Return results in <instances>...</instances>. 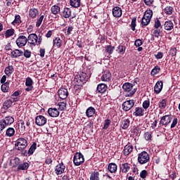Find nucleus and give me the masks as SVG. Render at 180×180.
I'll return each instance as SVG.
<instances>
[{
	"label": "nucleus",
	"instance_id": "f257e3e1",
	"mask_svg": "<svg viewBox=\"0 0 180 180\" xmlns=\"http://www.w3.org/2000/svg\"><path fill=\"white\" fill-rule=\"evenodd\" d=\"M153 18V11L146 10L144 13L143 18H141V25L142 27L148 26L151 22V18Z\"/></svg>",
	"mask_w": 180,
	"mask_h": 180
},
{
	"label": "nucleus",
	"instance_id": "f03ea898",
	"mask_svg": "<svg viewBox=\"0 0 180 180\" xmlns=\"http://www.w3.org/2000/svg\"><path fill=\"white\" fill-rule=\"evenodd\" d=\"M28 43L31 46H40L41 44V37H37L36 34H31L27 38Z\"/></svg>",
	"mask_w": 180,
	"mask_h": 180
},
{
	"label": "nucleus",
	"instance_id": "7ed1b4c3",
	"mask_svg": "<svg viewBox=\"0 0 180 180\" xmlns=\"http://www.w3.org/2000/svg\"><path fill=\"white\" fill-rule=\"evenodd\" d=\"M150 161V155L146 151H142L138 155V162L143 165Z\"/></svg>",
	"mask_w": 180,
	"mask_h": 180
},
{
	"label": "nucleus",
	"instance_id": "20e7f679",
	"mask_svg": "<svg viewBox=\"0 0 180 180\" xmlns=\"http://www.w3.org/2000/svg\"><path fill=\"white\" fill-rule=\"evenodd\" d=\"M133 84L127 82L124 83L122 86V89L125 92H127L128 94L125 95V96H133L134 94H136V89L133 88Z\"/></svg>",
	"mask_w": 180,
	"mask_h": 180
},
{
	"label": "nucleus",
	"instance_id": "39448f33",
	"mask_svg": "<svg viewBox=\"0 0 180 180\" xmlns=\"http://www.w3.org/2000/svg\"><path fill=\"white\" fill-rule=\"evenodd\" d=\"M15 146V150H18V151L25 150V148L27 147V140L25 139V138H20L17 139Z\"/></svg>",
	"mask_w": 180,
	"mask_h": 180
},
{
	"label": "nucleus",
	"instance_id": "423d86ee",
	"mask_svg": "<svg viewBox=\"0 0 180 180\" xmlns=\"http://www.w3.org/2000/svg\"><path fill=\"white\" fill-rule=\"evenodd\" d=\"M85 161V159L84 158V155L79 153H75L74 158H73V162L76 167H79V165H81V164H83V162Z\"/></svg>",
	"mask_w": 180,
	"mask_h": 180
},
{
	"label": "nucleus",
	"instance_id": "0eeeda50",
	"mask_svg": "<svg viewBox=\"0 0 180 180\" xmlns=\"http://www.w3.org/2000/svg\"><path fill=\"white\" fill-rule=\"evenodd\" d=\"M134 106V100H128L122 103V109L124 112H129Z\"/></svg>",
	"mask_w": 180,
	"mask_h": 180
},
{
	"label": "nucleus",
	"instance_id": "6e6552de",
	"mask_svg": "<svg viewBox=\"0 0 180 180\" xmlns=\"http://www.w3.org/2000/svg\"><path fill=\"white\" fill-rule=\"evenodd\" d=\"M172 120V117H171L170 115H165L161 117L160 121V126H165V127H167L171 123Z\"/></svg>",
	"mask_w": 180,
	"mask_h": 180
},
{
	"label": "nucleus",
	"instance_id": "1a4fd4ad",
	"mask_svg": "<svg viewBox=\"0 0 180 180\" xmlns=\"http://www.w3.org/2000/svg\"><path fill=\"white\" fill-rule=\"evenodd\" d=\"M27 43V38L23 35L20 36L16 40V44L18 47H25Z\"/></svg>",
	"mask_w": 180,
	"mask_h": 180
},
{
	"label": "nucleus",
	"instance_id": "9d476101",
	"mask_svg": "<svg viewBox=\"0 0 180 180\" xmlns=\"http://www.w3.org/2000/svg\"><path fill=\"white\" fill-rule=\"evenodd\" d=\"M35 123L37 126H44L47 123V118L43 115H38L35 118Z\"/></svg>",
	"mask_w": 180,
	"mask_h": 180
},
{
	"label": "nucleus",
	"instance_id": "9b49d317",
	"mask_svg": "<svg viewBox=\"0 0 180 180\" xmlns=\"http://www.w3.org/2000/svg\"><path fill=\"white\" fill-rule=\"evenodd\" d=\"M58 95L60 99H67L68 97V90L65 88H60L58 91Z\"/></svg>",
	"mask_w": 180,
	"mask_h": 180
},
{
	"label": "nucleus",
	"instance_id": "f8f14e48",
	"mask_svg": "<svg viewBox=\"0 0 180 180\" xmlns=\"http://www.w3.org/2000/svg\"><path fill=\"white\" fill-rule=\"evenodd\" d=\"M65 170V165H64L63 162L59 163L56 166L55 172L56 175H61V174H64Z\"/></svg>",
	"mask_w": 180,
	"mask_h": 180
},
{
	"label": "nucleus",
	"instance_id": "ddd939ff",
	"mask_svg": "<svg viewBox=\"0 0 180 180\" xmlns=\"http://www.w3.org/2000/svg\"><path fill=\"white\" fill-rule=\"evenodd\" d=\"M101 81H103L104 82H109L110 79H112V74H110V72L106 70L103 72V75L101 77Z\"/></svg>",
	"mask_w": 180,
	"mask_h": 180
},
{
	"label": "nucleus",
	"instance_id": "4468645a",
	"mask_svg": "<svg viewBox=\"0 0 180 180\" xmlns=\"http://www.w3.org/2000/svg\"><path fill=\"white\" fill-rule=\"evenodd\" d=\"M25 85L27 86L25 89V91L27 92H30V91H32L33 89V80L30 77H27L25 80Z\"/></svg>",
	"mask_w": 180,
	"mask_h": 180
},
{
	"label": "nucleus",
	"instance_id": "2eb2a0df",
	"mask_svg": "<svg viewBox=\"0 0 180 180\" xmlns=\"http://www.w3.org/2000/svg\"><path fill=\"white\" fill-rule=\"evenodd\" d=\"M48 113L51 117H58L60 112L57 108H49Z\"/></svg>",
	"mask_w": 180,
	"mask_h": 180
},
{
	"label": "nucleus",
	"instance_id": "dca6fc26",
	"mask_svg": "<svg viewBox=\"0 0 180 180\" xmlns=\"http://www.w3.org/2000/svg\"><path fill=\"white\" fill-rule=\"evenodd\" d=\"M112 15L114 18H120L122 16V8L119 6L112 8Z\"/></svg>",
	"mask_w": 180,
	"mask_h": 180
},
{
	"label": "nucleus",
	"instance_id": "f3484780",
	"mask_svg": "<svg viewBox=\"0 0 180 180\" xmlns=\"http://www.w3.org/2000/svg\"><path fill=\"white\" fill-rule=\"evenodd\" d=\"M162 81H158V82H156L154 86L155 94H160V92L162 91Z\"/></svg>",
	"mask_w": 180,
	"mask_h": 180
},
{
	"label": "nucleus",
	"instance_id": "a211bd4d",
	"mask_svg": "<svg viewBox=\"0 0 180 180\" xmlns=\"http://www.w3.org/2000/svg\"><path fill=\"white\" fill-rule=\"evenodd\" d=\"M108 170L110 174H115L117 171V165L116 163H109L108 166Z\"/></svg>",
	"mask_w": 180,
	"mask_h": 180
},
{
	"label": "nucleus",
	"instance_id": "6ab92c4d",
	"mask_svg": "<svg viewBox=\"0 0 180 180\" xmlns=\"http://www.w3.org/2000/svg\"><path fill=\"white\" fill-rule=\"evenodd\" d=\"M63 44V40L60 39V37H56L53 40V47H56V49H60Z\"/></svg>",
	"mask_w": 180,
	"mask_h": 180
},
{
	"label": "nucleus",
	"instance_id": "aec40b11",
	"mask_svg": "<svg viewBox=\"0 0 180 180\" xmlns=\"http://www.w3.org/2000/svg\"><path fill=\"white\" fill-rule=\"evenodd\" d=\"M120 170L124 174H126L130 171V164L129 163H124L120 165Z\"/></svg>",
	"mask_w": 180,
	"mask_h": 180
},
{
	"label": "nucleus",
	"instance_id": "412c9836",
	"mask_svg": "<svg viewBox=\"0 0 180 180\" xmlns=\"http://www.w3.org/2000/svg\"><path fill=\"white\" fill-rule=\"evenodd\" d=\"M164 29L165 30H172L174 29V22L171 20L165 21L164 24Z\"/></svg>",
	"mask_w": 180,
	"mask_h": 180
},
{
	"label": "nucleus",
	"instance_id": "4be33fe9",
	"mask_svg": "<svg viewBox=\"0 0 180 180\" xmlns=\"http://www.w3.org/2000/svg\"><path fill=\"white\" fill-rule=\"evenodd\" d=\"M71 9L68 8H65L62 12V16L65 18V19H68L69 18L71 17Z\"/></svg>",
	"mask_w": 180,
	"mask_h": 180
},
{
	"label": "nucleus",
	"instance_id": "5701e85b",
	"mask_svg": "<svg viewBox=\"0 0 180 180\" xmlns=\"http://www.w3.org/2000/svg\"><path fill=\"white\" fill-rule=\"evenodd\" d=\"M23 55V51L19 50V49H15L11 53V56L13 58H18V57H20V56Z\"/></svg>",
	"mask_w": 180,
	"mask_h": 180
},
{
	"label": "nucleus",
	"instance_id": "b1692460",
	"mask_svg": "<svg viewBox=\"0 0 180 180\" xmlns=\"http://www.w3.org/2000/svg\"><path fill=\"white\" fill-rule=\"evenodd\" d=\"M37 15H39V10L37 8H31L29 11V16L30 18H32V19H34V18H37Z\"/></svg>",
	"mask_w": 180,
	"mask_h": 180
},
{
	"label": "nucleus",
	"instance_id": "393cba45",
	"mask_svg": "<svg viewBox=\"0 0 180 180\" xmlns=\"http://www.w3.org/2000/svg\"><path fill=\"white\" fill-rule=\"evenodd\" d=\"M106 89H108V86L105 84H100L97 86V91L99 92V94L106 92Z\"/></svg>",
	"mask_w": 180,
	"mask_h": 180
},
{
	"label": "nucleus",
	"instance_id": "a878e982",
	"mask_svg": "<svg viewBox=\"0 0 180 180\" xmlns=\"http://www.w3.org/2000/svg\"><path fill=\"white\" fill-rule=\"evenodd\" d=\"M14 71H15V69L13 68V66L8 65V67H6L5 68L4 72H5L6 75H7L8 77H11V75H12V74H13Z\"/></svg>",
	"mask_w": 180,
	"mask_h": 180
},
{
	"label": "nucleus",
	"instance_id": "bb28decb",
	"mask_svg": "<svg viewBox=\"0 0 180 180\" xmlns=\"http://www.w3.org/2000/svg\"><path fill=\"white\" fill-rule=\"evenodd\" d=\"M129 126H130V120L124 119L121 122V127H122V129H123V130H126V129H128Z\"/></svg>",
	"mask_w": 180,
	"mask_h": 180
},
{
	"label": "nucleus",
	"instance_id": "cd10ccee",
	"mask_svg": "<svg viewBox=\"0 0 180 180\" xmlns=\"http://www.w3.org/2000/svg\"><path fill=\"white\" fill-rule=\"evenodd\" d=\"M7 126H11L15 122V118L12 116H7L4 119H2Z\"/></svg>",
	"mask_w": 180,
	"mask_h": 180
},
{
	"label": "nucleus",
	"instance_id": "c85d7f7f",
	"mask_svg": "<svg viewBox=\"0 0 180 180\" xmlns=\"http://www.w3.org/2000/svg\"><path fill=\"white\" fill-rule=\"evenodd\" d=\"M133 151V146L131 145H126L124 148V155H129L130 153Z\"/></svg>",
	"mask_w": 180,
	"mask_h": 180
},
{
	"label": "nucleus",
	"instance_id": "c756f323",
	"mask_svg": "<svg viewBox=\"0 0 180 180\" xmlns=\"http://www.w3.org/2000/svg\"><path fill=\"white\" fill-rule=\"evenodd\" d=\"M30 165L28 162H23L18 166V171H26V169H28Z\"/></svg>",
	"mask_w": 180,
	"mask_h": 180
},
{
	"label": "nucleus",
	"instance_id": "7c9ffc66",
	"mask_svg": "<svg viewBox=\"0 0 180 180\" xmlns=\"http://www.w3.org/2000/svg\"><path fill=\"white\" fill-rule=\"evenodd\" d=\"M12 103H13V101L11 99L5 101L3 104V108H4L5 110H8V109L12 106Z\"/></svg>",
	"mask_w": 180,
	"mask_h": 180
},
{
	"label": "nucleus",
	"instance_id": "2f4dec72",
	"mask_svg": "<svg viewBox=\"0 0 180 180\" xmlns=\"http://www.w3.org/2000/svg\"><path fill=\"white\" fill-rule=\"evenodd\" d=\"M95 108H94L93 107H89L86 111V115L87 117H92V116L95 115Z\"/></svg>",
	"mask_w": 180,
	"mask_h": 180
},
{
	"label": "nucleus",
	"instance_id": "473e14b6",
	"mask_svg": "<svg viewBox=\"0 0 180 180\" xmlns=\"http://www.w3.org/2000/svg\"><path fill=\"white\" fill-rule=\"evenodd\" d=\"M162 34V31L160 29H154L152 30V36H153V37H156L157 39H158L159 36H161Z\"/></svg>",
	"mask_w": 180,
	"mask_h": 180
},
{
	"label": "nucleus",
	"instance_id": "72a5a7b5",
	"mask_svg": "<svg viewBox=\"0 0 180 180\" xmlns=\"http://www.w3.org/2000/svg\"><path fill=\"white\" fill-rule=\"evenodd\" d=\"M134 115V116H143L144 115V110L140 107H137L135 108Z\"/></svg>",
	"mask_w": 180,
	"mask_h": 180
},
{
	"label": "nucleus",
	"instance_id": "f704fd0d",
	"mask_svg": "<svg viewBox=\"0 0 180 180\" xmlns=\"http://www.w3.org/2000/svg\"><path fill=\"white\" fill-rule=\"evenodd\" d=\"M60 6L57 5L52 6L51 8V13H53V15H58V13H60Z\"/></svg>",
	"mask_w": 180,
	"mask_h": 180
},
{
	"label": "nucleus",
	"instance_id": "c9c22d12",
	"mask_svg": "<svg viewBox=\"0 0 180 180\" xmlns=\"http://www.w3.org/2000/svg\"><path fill=\"white\" fill-rule=\"evenodd\" d=\"M6 136L7 137H13L15 136V129L9 127L6 131Z\"/></svg>",
	"mask_w": 180,
	"mask_h": 180
},
{
	"label": "nucleus",
	"instance_id": "e433bc0d",
	"mask_svg": "<svg viewBox=\"0 0 180 180\" xmlns=\"http://www.w3.org/2000/svg\"><path fill=\"white\" fill-rule=\"evenodd\" d=\"M70 5L73 8H79L81 5V0H70Z\"/></svg>",
	"mask_w": 180,
	"mask_h": 180
},
{
	"label": "nucleus",
	"instance_id": "4c0bfd02",
	"mask_svg": "<svg viewBox=\"0 0 180 180\" xmlns=\"http://www.w3.org/2000/svg\"><path fill=\"white\" fill-rule=\"evenodd\" d=\"M37 147V143H34L30 148L28 150V155H32L33 153L36 150V148Z\"/></svg>",
	"mask_w": 180,
	"mask_h": 180
},
{
	"label": "nucleus",
	"instance_id": "58836bf2",
	"mask_svg": "<svg viewBox=\"0 0 180 180\" xmlns=\"http://www.w3.org/2000/svg\"><path fill=\"white\" fill-rule=\"evenodd\" d=\"M90 180H99V172H94L90 176Z\"/></svg>",
	"mask_w": 180,
	"mask_h": 180
},
{
	"label": "nucleus",
	"instance_id": "ea45409f",
	"mask_svg": "<svg viewBox=\"0 0 180 180\" xmlns=\"http://www.w3.org/2000/svg\"><path fill=\"white\" fill-rule=\"evenodd\" d=\"M160 109H165L167 108V100L162 99L158 103Z\"/></svg>",
	"mask_w": 180,
	"mask_h": 180
},
{
	"label": "nucleus",
	"instance_id": "a19ab883",
	"mask_svg": "<svg viewBox=\"0 0 180 180\" xmlns=\"http://www.w3.org/2000/svg\"><path fill=\"white\" fill-rule=\"evenodd\" d=\"M15 30L13 29L7 30L5 33L6 39H8V37H11V36H13Z\"/></svg>",
	"mask_w": 180,
	"mask_h": 180
},
{
	"label": "nucleus",
	"instance_id": "79ce46f5",
	"mask_svg": "<svg viewBox=\"0 0 180 180\" xmlns=\"http://www.w3.org/2000/svg\"><path fill=\"white\" fill-rule=\"evenodd\" d=\"M1 91L2 92H8V91H9V83L8 82H6L4 84H3L1 85Z\"/></svg>",
	"mask_w": 180,
	"mask_h": 180
},
{
	"label": "nucleus",
	"instance_id": "37998d69",
	"mask_svg": "<svg viewBox=\"0 0 180 180\" xmlns=\"http://www.w3.org/2000/svg\"><path fill=\"white\" fill-rule=\"evenodd\" d=\"M8 125L6 124V122H5L4 120H0V133H2V131H4V129H6V127Z\"/></svg>",
	"mask_w": 180,
	"mask_h": 180
},
{
	"label": "nucleus",
	"instance_id": "c03bdc74",
	"mask_svg": "<svg viewBox=\"0 0 180 180\" xmlns=\"http://www.w3.org/2000/svg\"><path fill=\"white\" fill-rule=\"evenodd\" d=\"M79 81L83 82V84H85L86 81H88V76L86 75V73H82L80 77H79Z\"/></svg>",
	"mask_w": 180,
	"mask_h": 180
},
{
	"label": "nucleus",
	"instance_id": "a18cd8bd",
	"mask_svg": "<svg viewBox=\"0 0 180 180\" xmlns=\"http://www.w3.org/2000/svg\"><path fill=\"white\" fill-rule=\"evenodd\" d=\"M59 110H65L67 108V104L65 102H60L58 103Z\"/></svg>",
	"mask_w": 180,
	"mask_h": 180
},
{
	"label": "nucleus",
	"instance_id": "49530a36",
	"mask_svg": "<svg viewBox=\"0 0 180 180\" xmlns=\"http://www.w3.org/2000/svg\"><path fill=\"white\" fill-rule=\"evenodd\" d=\"M173 11L174 8L172 6H167L165 8V13L166 15H172Z\"/></svg>",
	"mask_w": 180,
	"mask_h": 180
},
{
	"label": "nucleus",
	"instance_id": "de8ad7c7",
	"mask_svg": "<svg viewBox=\"0 0 180 180\" xmlns=\"http://www.w3.org/2000/svg\"><path fill=\"white\" fill-rule=\"evenodd\" d=\"M117 53L120 54H124V52L126 51V48L122 45L119 46L117 49Z\"/></svg>",
	"mask_w": 180,
	"mask_h": 180
},
{
	"label": "nucleus",
	"instance_id": "09e8293b",
	"mask_svg": "<svg viewBox=\"0 0 180 180\" xmlns=\"http://www.w3.org/2000/svg\"><path fill=\"white\" fill-rule=\"evenodd\" d=\"M160 70L161 68H160L159 66H155L150 72L151 75H156V74H158V72H160Z\"/></svg>",
	"mask_w": 180,
	"mask_h": 180
},
{
	"label": "nucleus",
	"instance_id": "8fccbe9b",
	"mask_svg": "<svg viewBox=\"0 0 180 180\" xmlns=\"http://www.w3.org/2000/svg\"><path fill=\"white\" fill-rule=\"evenodd\" d=\"M140 176L142 178V179H146V178L148 176V172H147V170H142L140 172Z\"/></svg>",
	"mask_w": 180,
	"mask_h": 180
},
{
	"label": "nucleus",
	"instance_id": "3c124183",
	"mask_svg": "<svg viewBox=\"0 0 180 180\" xmlns=\"http://www.w3.org/2000/svg\"><path fill=\"white\" fill-rule=\"evenodd\" d=\"M44 19V15H41L39 19H38L37 20L36 22V27H40V25H41V23L43 22V20Z\"/></svg>",
	"mask_w": 180,
	"mask_h": 180
},
{
	"label": "nucleus",
	"instance_id": "603ef678",
	"mask_svg": "<svg viewBox=\"0 0 180 180\" xmlns=\"http://www.w3.org/2000/svg\"><path fill=\"white\" fill-rule=\"evenodd\" d=\"M13 23H15V25H20V23H22V21L20 20V15H16Z\"/></svg>",
	"mask_w": 180,
	"mask_h": 180
},
{
	"label": "nucleus",
	"instance_id": "864d4df0",
	"mask_svg": "<svg viewBox=\"0 0 180 180\" xmlns=\"http://www.w3.org/2000/svg\"><path fill=\"white\" fill-rule=\"evenodd\" d=\"M136 18H134L131 20V30H133V32H134V30H136V26H137V25L136 24Z\"/></svg>",
	"mask_w": 180,
	"mask_h": 180
},
{
	"label": "nucleus",
	"instance_id": "5fc2aeb1",
	"mask_svg": "<svg viewBox=\"0 0 180 180\" xmlns=\"http://www.w3.org/2000/svg\"><path fill=\"white\" fill-rule=\"evenodd\" d=\"M19 127H20L21 131H25V130H26V126L25 125V121L20 120Z\"/></svg>",
	"mask_w": 180,
	"mask_h": 180
},
{
	"label": "nucleus",
	"instance_id": "6e6d98bb",
	"mask_svg": "<svg viewBox=\"0 0 180 180\" xmlns=\"http://www.w3.org/2000/svg\"><path fill=\"white\" fill-rule=\"evenodd\" d=\"M113 50H115V46H112L111 45L106 46V51L109 54H112V53H113Z\"/></svg>",
	"mask_w": 180,
	"mask_h": 180
},
{
	"label": "nucleus",
	"instance_id": "4d7b16f0",
	"mask_svg": "<svg viewBox=\"0 0 180 180\" xmlns=\"http://www.w3.org/2000/svg\"><path fill=\"white\" fill-rule=\"evenodd\" d=\"M24 57H25V58H30V57H32V52L29 50H25L24 51Z\"/></svg>",
	"mask_w": 180,
	"mask_h": 180
},
{
	"label": "nucleus",
	"instance_id": "13d9d810",
	"mask_svg": "<svg viewBox=\"0 0 180 180\" xmlns=\"http://www.w3.org/2000/svg\"><path fill=\"white\" fill-rule=\"evenodd\" d=\"M144 137H145V140H146L147 141H148L149 140H151V139H153V136L151 135V134L150 132L145 133Z\"/></svg>",
	"mask_w": 180,
	"mask_h": 180
},
{
	"label": "nucleus",
	"instance_id": "bf43d9fd",
	"mask_svg": "<svg viewBox=\"0 0 180 180\" xmlns=\"http://www.w3.org/2000/svg\"><path fill=\"white\" fill-rule=\"evenodd\" d=\"M169 54L170 56H172V57H175V56H176V48H172L169 50Z\"/></svg>",
	"mask_w": 180,
	"mask_h": 180
},
{
	"label": "nucleus",
	"instance_id": "052dcab7",
	"mask_svg": "<svg viewBox=\"0 0 180 180\" xmlns=\"http://www.w3.org/2000/svg\"><path fill=\"white\" fill-rule=\"evenodd\" d=\"M110 125V120H105L103 125V129L106 130V129H108Z\"/></svg>",
	"mask_w": 180,
	"mask_h": 180
},
{
	"label": "nucleus",
	"instance_id": "680f3d73",
	"mask_svg": "<svg viewBox=\"0 0 180 180\" xmlns=\"http://www.w3.org/2000/svg\"><path fill=\"white\" fill-rule=\"evenodd\" d=\"M154 27H155V29H158V28L161 27V22L160 21V20L156 19L155 20Z\"/></svg>",
	"mask_w": 180,
	"mask_h": 180
},
{
	"label": "nucleus",
	"instance_id": "e2e57ef3",
	"mask_svg": "<svg viewBox=\"0 0 180 180\" xmlns=\"http://www.w3.org/2000/svg\"><path fill=\"white\" fill-rule=\"evenodd\" d=\"M143 109H148L150 108V101H145L143 103Z\"/></svg>",
	"mask_w": 180,
	"mask_h": 180
},
{
	"label": "nucleus",
	"instance_id": "0e129e2a",
	"mask_svg": "<svg viewBox=\"0 0 180 180\" xmlns=\"http://www.w3.org/2000/svg\"><path fill=\"white\" fill-rule=\"evenodd\" d=\"M178 124V118H174L172 123L171 124V129H174V127H175L176 126V124Z\"/></svg>",
	"mask_w": 180,
	"mask_h": 180
},
{
	"label": "nucleus",
	"instance_id": "69168bd1",
	"mask_svg": "<svg viewBox=\"0 0 180 180\" xmlns=\"http://www.w3.org/2000/svg\"><path fill=\"white\" fill-rule=\"evenodd\" d=\"M134 44L136 47H140L143 44V41L141 39H136Z\"/></svg>",
	"mask_w": 180,
	"mask_h": 180
},
{
	"label": "nucleus",
	"instance_id": "338daca9",
	"mask_svg": "<svg viewBox=\"0 0 180 180\" xmlns=\"http://www.w3.org/2000/svg\"><path fill=\"white\" fill-rule=\"evenodd\" d=\"M144 2L146 5L148 6H150V5H153V2H154V0H144Z\"/></svg>",
	"mask_w": 180,
	"mask_h": 180
},
{
	"label": "nucleus",
	"instance_id": "774afa93",
	"mask_svg": "<svg viewBox=\"0 0 180 180\" xmlns=\"http://www.w3.org/2000/svg\"><path fill=\"white\" fill-rule=\"evenodd\" d=\"M155 57L158 59L160 60L163 57V54L162 52H158L156 55H155Z\"/></svg>",
	"mask_w": 180,
	"mask_h": 180
}]
</instances>
